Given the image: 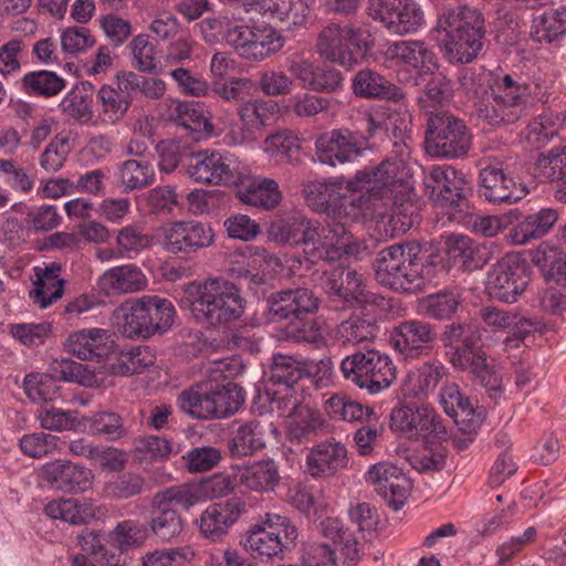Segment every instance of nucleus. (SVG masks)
I'll use <instances>...</instances> for the list:
<instances>
[{
	"instance_id": "nucleus-1",
	"label": "nucleus",
	"mask_w": 566,
	"mask_h": 566,
	"mask_svg": "<svg viewBox=\"0 0 566 566\" xmlns=\"http://www.w3.org/2000/svg\"><path fill=\"white\" fill-rule=\"evenodd\" d=\"M459 90L474 101L479 118L490 125H511L527 115L535 101L547 102L549 85L525 83L510 74L493 78L484 67H463L458 75Z\"/></svg>"
},
{
	"instance_id": "nucleus-2",
	"label": "nucleus",
	"mask_w": 566,
	"mask_h": 566,
	"mask_svg": "<svg viewBox=\"0 0 566 566\" xmlns=\"http://www.w3.org/2000/svg\"><path fill=\"white\" fill-rule=\"evenodd\" d=\"M270 241L279 245L303 247L311 262H332L358 252L359 245L343 222L326 226L298 214L280 216L266 230Z\"/></svg>"
},
{
	"instance_id": "nucleus-3",
	"label": "nucleus",
	"mask_w": 566,
	"mask_h": 566,
	"mask_svg": "<svg viewBox=\"0 0 566 566\" xmlns=\"http://www.w3.org/2000/svg\"><path fill=\"white\" fill-rule=\"evenodd\" d=\"M413 182L401 160L381 161L374 167L367 196L373 216H361L360 221L384 223L390 235L405 233L413 226Z\"/></svg>"
},
{
	"instance_id": "nucleus-4",
	"label": "nucleus",
	"mask_w": 566,
	"mask_h": 566,
	"mask_svg": "<svg viewBox=\"0 0 566 566\" xmlns=\"http://www.w3.org/2000/svg\"><path fill=\"white\" fill-rule=\"evenodd\" d=\"M373 174L374 167H370L358 170L348 179L340 176L324 181H310L304 185L303 197L318 213L358 222L361 216H373L367 206Z\"/></svg>"
},
{
	"instance_id": "nucleus-5",
	"label": "nucleus",
	"mask_w": 566,
	"mask_h": 566,
	"mask_svg": "<svg viewBox=\"0 0 566 566\" xmlns=\"http://www.w3.org/2000/svg\"><path fill=\"white\" fill-rule=\"evenodd\" d=\"M186 292L191 315L199 324L228 328L244 313L247 301L240 287L227 279L209 277L202 282H192Z\"/></svg>"
},
{
	"instance_id": "nucleus-6",
	"label": "nucleus",
	"mask_w": 566,
	"mask_h": 566,
	"mask_svg": "<svg viewBox=\"0 0 566 566\" xmlns=\"http://www.w3.org/2000/svg\"><path fill=\"white\" fill-rule=\"evenodd\" d=\"M436 30L443 33L442 50L451 63H471L483 48L484 18L474 8L460 6L443 10L438 15Z\"/></svg>"
},
{
	"instance_id": "nucleus-7",
	"label": "nucleus",
	"mask_w": 566,
	"mask_h": 566,
	"mask_svg": "<svg viewBox=\"0 0 566 566\" xmlns=\"http://www.w3.org/2000/svg\"><path fill=\"white\" fill-rule=\"evenodd\" d=\"M177 311L172 302L159 295L146 294L127 301L113 313V325L126 338L148 339L167 333Z\"/></svg>"
},
{
	"instance_id": "nucleus-8",
	"label": "nucleus",
	"mask_w": 566,
	"mask_h": 566,
	"mask_svg": "<svg viewBox=\"0 0 566 566\" xmlns=\"http://www.w3.org/2000/svg\"><path fill=\"white\" fill-rule=\"evenodd\" d=\"M315 46L322 59L349 70L371 51L375 38L359 21L329 22L318 32Z\"/></svg>"
},
{
	"instance_id": "nucleus-9",
	"label": "nucleus",
	"mask_w": 566,
	"mask_h": 566,
	"mask_svg": "<svg viewBox=\"0 0 566 566\" xmlns=\"http://www.w3.org/2000/svg\"><path fill=\"white\" fill-rule=\"evenodd\" d=\"M420 245L415 242L389 245L375 260L376 281L392 291L416 293L423 285Z\"/></svg>"
},
{
	"instance_id": "nucleus-10",
	"label": "nucleus",
	"mask_w": 566,
	"mask_h": 566,
	"mask_svg": "<svg viewBox=\"0 0 566 566\" xmlns=\"http://www.w3.org/2000/svg\"><path fill=\"white\" fill-rule=\"evenodd\" d=\"M446 338L449 343H462L461 346L455 347L450 353V363L455 368L472 374L486 389L490 399L497 403L504 392L502 379L494 370V367L488 363L486 354L481 348L474 346V340L480 338L478 328L471 324L452 325L446 332Z\"/></svg>"
},
{
	"instance_id": "nucleus-11",
	"label": "nucleus",
	"mask_w": 566,
	"mask_h": 566,
	"mask_svg": "<svg viewBox=\"0 0 566 566\" xmlns=\"http://www.w3.org/2000/svg\"><path fill=\"white\" fill-rule=\"evenodd\" d=\"M343 377L369 394L388 388L396 379V366L389 355L377 349L357 350L339 365Z\"/></svg>"
},
{
	"instance_id": "nucleus-12",
	"label": "nucleus",
	"mask_w": 566,
	"mask_h": 566,
	"mask_svg": "<svg viewBox=\"0 0 566 566\" xmlns=\"http://www.w3.org/2000/svg\"><path fill=\"white\" fill-rule=\"evenodd\" d=\"M297 530L286 516L266 513L261 523L253 525L245 536V548L259 557L282 558L292 549Z\"/></svg>"
},
{
	"instance_id": "nucleus-13",
	"label": "nucleus",
	"mask_w": 566,
	"mask_h": 566,
	"mask_svg": "<svg viewBox=\"0 0 566 566\" xmlns=\"http://www.w3.org/2000/svg\"><path fill=\"white\" fill-rule=\"evenodd\" d=\"M427 126L426 149L430 156L454 159L469 153L472 135L463 120L437 114L429 117Z\"/></svg>"
},
{
	"instance_id": "nucleus-14",
	"label": "nucleus",
	"mask_w": 566,
	"mask_h": 566,
	"mask_svg": "<svg viewBox=\"0 0 566 566\" xmlns=\"http://www.w3.org/2000/svg\"><path fill=\"white\" fill-rule=\"evenodd\" d=\"M390 428L409 439H421L427 443L439 442L447 430L436 410L427 405H401L390 415Z\"/></svg>"
},
{
	"instance_id": "nucleus-15",
	"label": "nucleus",
	"mask_w": 566,
	"mask_h": 566,
	"mask_svg": "<svg viewBox=\"0 0 566 566\" xmlns=\"http://www.w3.org/2000/svg\"><path fill=\"white\" fill-rule=\"evenodd\" d=\"M368 13L397 35L417 33L426 25L424 11L416 0H368Z\"/></svg>"
},
{
	"instance_id": "nucleus-16",
	"label": "nucleus",
	"mask_w": 566,
	"mask_h": 566,
	"mask_svg": "<svg viewBox=\"0 0 566 566\" xmlns=\"http://www.w3.org/2000/svg\"><path fill=\"white\" fill-rule=\"evenodd\" d=\"M187 174L198 184L229 186L239 179V160L228 151L201 150L191 154Z\"/></svg>"
},
{
	"instance_id": "nucleus-17",
	"label": "nucleus",
	"mask_w": 566,
	"mask_h": 566,
	"mask_svg": "<svg viewBox=\"0 0 566 566\" xmlns=\"http://www.w3.org/2000/svg\"><path fill=\"white\" fill-rule=\"evenodd\" d=\"M368 148V139L347 128L333 129L317 136L315 157L318 163L331 167L352 163Z\"/></svg>"
},
{
	"instance_id": "nucleus-18",
	"label": "nucleus",
	"mask_w": 566,
	"mask_h": 566,
	"mask_svg": "<svg viewBox=\"0 0 566 566\" xmlns=\"http://www.w3.org/2000/svg\"><path fill=\"white\" fill-rule=\"evenodd\" d=\"M528 283L526 266L518 258H502L488 273L486 291L490 296L504 303H514Z\"/></svg>"
},
{
	"instance_id": "nucleus-19",
	"label": "nucleus",
	"mask_w": 566,
	"mask_h": 566,
	"mask_svg": "<svg viewBox=\"0 0 566 566\" xmlns=\"http://www.w3.org/2000/svg\"><path fill=\"white\" fill-rule=\"evenodd\" d=\"M386 67H401L415 71L418 76L433 74L439 67L436 53L420 40L396 41L384 51Z\"/></svg>"
},
{
	"instance_id": "nucleus-20",
	"label": "nucleus",
	"mask_w": 566,
	"mask_h": 566,
	"mask_svg": "<svg viewBox=\"0 0 566 566\" xmlns=\"http://www.w3.org/2000/svg\"><path fill=\"white\" fill-rule=\"evenodd\" d=\"M160 242L168 253L190 254L211 245L213 231L199 221H176L163 228Z\"/></svg>"
},
{
	"instance_id": "nucleus-21",
	"label": "nucleus",
	"mask_w": 566,
	"mask_h": 566,
	"mask_svg": "<svg viewBox=\"0 0 566 566\" xmlns=\"http://www.w3.org/2000/svg\"><path fill=\"white\" fill-rule=\"evenodd\" d=\"M426 186L432 188L431 195L443 208L463 210L467 206L469 182L464 175L448 165L433 166Z\"/></svg>"
},
{
	"instance_id": "nucleus-22",
	"label": "nucleus",
	"mask_w": 566,
	"mask_h": 566,
	"mask_svg": "<svg viewBox=\"0 0 566 566\" xmlns=\"http://www.w3.org/2000/svg\"><path fill=\"white\" fill-rule=\"evenodd\" d=\"M509 165L496 167L489 165L480 170L479 193L488 202L493 205H513L527 195V189L522 182H516L511 177Z\"/></svg>"
},
{
	"instance_id": "nucleus-23",
	"label": "nucleus",
	"mask_w": 566,
	"mask_h": 566,
	"mask_svg": "<svg viewBox=\"0 0 566 566\" xmlns=\"http://www.w3.org/2000/svg\"><path fill=\"white\" fill-rule=\"evenodd\" d=\"M277 112V103L272 99L254 98L243 102L238 108L242 127L237 123L230 124L224 133L223 143L228 146L243 144L248 139V133L261 130L270 124Z\"/></svg>"
},
{
	"instance_id": "nucleus-24",
	"label": "nucleus",
	"mask_w": 566,
	"mask_h": 566,
	"mask_svg": "<svg viewBox=\"0 0 566 566\" xmlns=\"http://www.w3.org/2000/svg\"><path fill=\"white\" fill-rule=\"evenodd\" d=\"M365 480L394 510L401 509L406 503L410 481L402 470L392 463L379 462L369 467L365 473Z\"/></svg>"
},
{
	"instance_id": "nucleus-25",
	"label": "nucleus",
	"mask_w": 566,
	"mask_h": 566,
	"mask_svg": "<svg viewBox=\"0 0 566 566\" xmlns=\"http://www.w3.org/2000/svg\"><path fill=\"white\" fill-rule=\"evenodd\" d=\"M484 326L494 333H505L504 350L518 348L523 339L533 331L534 324L517 312L506 311L496 306L480 310Z\"/></svg>"
},
{
	"instance_id": "nucleus-26",
	"label": "nucleus",
	"mask_w": 566,
	"mask_h": 566,
	"mask_svg": "<svg viewBox=\"0 0 566 566\" xmlns=\"http://www.w3.org/2000/svg\"><path fill=\"white\" fill-rule=\"evenodd\" d=\"M245 511V503L239 497L212 503L201 513L197 521L200 534L219 542Z\"/></svg>"
},
{
	"instance_id": "nucleus-27",
	"label": "nucleus",
	"mask_w": 566,
	"mask_h": 566,
	"mask_svg": "<svg viewBox=\"0 0 566 566\" xmlns=\"http://www.w3.org/2000/svg\"><path fill=\"white\" fill-rule=\"evenodd\" d=\"M346 446L335 438L315 443L306 454V469L313 478H331L348 465Z\"/></svg>"
},
{
	"instance_id": "nucleus-28",
	"label": "nucleus",
	"mask_w": 566,
	"mask_h": 566,
	"mask_svg": "<svg viewBox=\"0 0 566 566\" xmlns=\"http://www.w3.org/2000/svg\"><path fill=\"white\" fill-rule=\"evenodd\" d=\"M41 474L53 489L69 493L85 492L94 481L90 469L60 460L44 464Z\"/></svg>"
},
{
	"instance_id": "nucleus-29",
	"label": "nucleus",
	"mask_w": 566,
	"mask_h": 566,
	"mask_svg": "<svg viewBox=\"0 0 566 566\" xmlns=\"http://www.w3.org/2000/svg\"><path fill=\"white\" fill-rule=\"evenodd\" d=\"M268 303L273 319H300L303 315L315 313L319 306L318 297L306 287L276 292Z\"/></svg>"
},
{
	"instance_id": "nucleus-30",
	"label": "nucleus",
	"mask_w": 566,
	"mask_h": 566,
	"mask_svg": "<svg viewBox=\"0 0 566 566\" xmlns=\"http://www.w3.org/2000/svg\"><path fill=\"white\" fill-rule=\"evenodd\" d=\"M44 513L51 518H60L73 525H86L91 521L105 518L107 509L96 505L92 499H57L49 502Z\"/></svg>"
},
{
	"instance_id": "nucleus-31",
	"label": "nucleus",
	"mask_w": 566,
	"mask_h": 566,
	"mask_svg": "<svg viewBox=\"0 0 566 566\" xmlns=\"http://www.w3.org/2000/svg\"><path fill=\"white\" fill-rule=\"evenodd\" d=\"M66 350L81 360L106 358L114 348L109 331L84 328L71 334L65 343Z\"/></svg>"
},
{
	"instance_id": "nucleus-32",
	"label": "nucleus",
	"mask_w": 566,
	"mask_h": 566,
	"mask_svg": "<svg viewBox=\"0 0 566 566\" xmlns=\"http://www.w3.org/2000/svg\"><path fill=\"white\" fill-rule=\"evenodd\" d=\"M436 338V332L427 322L409 319L399 323L391 333V343L405 357H417Z\"/></svg>"
},
{
	"instance_id": "nucleus-33",
	"label": "nucleus",
	"mask_w": 566,
	"mask_h": 566,
	"mask_svg": "<svg viewBox=\"0 0 566 566\" xmlns=\"http://www.w3.org/2000/svg\"><path fill=\"white\" fill-rule=\"evenodd\" d=\"M440 403L446 413L454 422L462 426L463 431H471L483 421V410L474 407L472 401L462 395L457 384H447L440 392Z\"/></svg>"
},
{
	"instance_id": "nucleus-34",
	"label": "nucleus",
	"mask_w": 566,
	"mask_h": 566,
	"mask_svg": "<svg viewBox=\"0 0 566 566\" xmlns=\"http://www.w3.org/2000/svg\"><path fill=\"white\" fill-rule=\"evenodd\" d=\"M231 469L233 480L251 491L269 492L280 482L279 468L271 459L233 465Z\"/></svg>"
},
{
	"instance_id": "nucleus-35",
	"label": "nucleus",
	"mask_w": 566,
	"mask_h": 566,
	"mask_svg": "<svg viewBox=\"0 0 566 566\" xmlns=\"http://www.w3.org/2000/svg\"><path fill=\"white\" fill-rule=\"evenodd\" d=\"M147 285L145 273L133 263L111 268L98 279V286L106 295L136 293Z\"/></svg>"
},
{
	"instance_id": "nucleus-36",
	"label": "nucleus",
	"mask_w": 566,
	"mask_h": 566,
	"mask_svg": "<svg viewBox=\"0 0 566 566\" xmlns=\"http://www.w3.org/2000/svg\"><path fill=\"white\" fill-rule=\"evenodd\" d=\"M352 90L357 97L399 102L405 98L400 87L371 69L359 70L352 78Z\"/></svg>"
},
{
	"instance_id": "nucleus-37",
	"label": "nucleus",
	"mask_w": 566,
	"mask_h": 566,
	"mask_svg": "<svg viewBox=\"0 0 566 566\" xmlns=\"http://www.w3.org/2000/svg\"><path fill=\"white\" fill-rule=\"evenodd\" d=\"M238 199L265 211L273 210L282 201L279 184L266 177H253L237 191Z\"/></svg>"
},
{
	"instance_id": "nucleus-38",
	"label": "nucleus",
	"mask_w": 566,
	"mask_h": 566,
	"mask_svg": "<svg viewBox=\"0 0 566 566\" xmlns=\"http://www.w3.org/2000/svg\"><path fill=\"white\" fill-rule=\"evenodd\" d=\"M444 250L451 266L463 271H474L483 266L484 260L479 255V247L465 234L451 233L446 237Z\"/></svg>"
},
{
	"instance_id": "nucleus-39",
	"label": "nucleus",
	"mask_w": 566,
	"mask_h": 566,
	"mask_svg": "<svg viewBox=\"0 0 566 566\" xmlns=\"http://www.w3.org/2000/svg\"><path fill=\"white\" fill-rule=\"evenodd\" d=\"M377 335V326L371 318L363 313H353L336 325L335 340L343 347L357 346L373 340Z\"/></svg>"
},
{
	"instance_id": "nucleus-40",
	"label": "nucleus",
	"mask_w": 566,
	"mask_h": 566,
	"mask_svg": "<svg viewBox=\"0 0 566 566\" xmlns=\"http://www.w3.org/2000/svg\"><path fill=\"white\" fill-rule=\"evenodd\" d=\"M284 45L282 35L271 25H254L251 38L242 50L241 57L249 61H263L279 52Z\"/></svg>"
},
{
	"instance_id": "nucleus-41",
	"label": "nucleus",
	"mask_w": 566,
	"mask_h": 566,
	"mask_svg": "<svg viewBox=\"0 0 566 566\" xmlns=\"http://www.w3.org/2000/svg\"><path fill=\"white\" fill-rule=\"evenodd\" d=\"M265 447L264 430L256 419L238 422L232 433L229 450L232 457L243 458L252 455Z\"/></svg>"
},
{
	"instance_id": "nucleus-42",
	"label": "nucleus",
	"mask_w": 566,
	"mask_h": 566,
	"mask_svg": "<svg viewBox=\"0 0 566 566\" xmlns=\"http://www.w3.org/2000/svg\"><path fill=\"white\" fill-rule=\"evenodd\" d=\"M171 115L179 125L199 133L205 138L221 135V132L217 130L205 115L202 105L198 102L179 101L172 107Z\"/></svg>"
},
{
	"instance_id": "nucleus-43",
	"label": "nucleus",
	"mask_w": 566,
	"mask_h": 566,
	"mask_svg": "<svg viewBox=\"0 0 566 566\" xmlns=\"http://www.w3.org/2000/svg\"><path fill=\"white\" fill-rule=\"evenodd\" d=\"M557 220L558 211L556 209L542 208L515 226L512 239L517 244H525L532 239H538L548 233Z\"/></svg>"
},
{
	"instance_id": "nucleus-44",
	"label": "nucleus",
	"mask_w": 566,
	"mask_h": 566,
	"mask_svg": "<svg viewBox=\"0 0 566 566\" xmlns=\"http://www.w3.org/2000/svg\"><path fill=\"white\" fill-rule=\"evenodd\" d=\"M446 374L441 363H424L410 370L403 381L405 396H421L432 391Z\"/></svg>"
},
{
	"instance_id": "nucleus-45",
	"label": "nucleus",
	"mask_w": 566,
	"mask_h": 566,
	"mask_svg": "<svg viewBox=\"0 0 566 566\" xmlns=\"http://www.w3.org/2000/svg\"><path fill=\"white\" fill-rule=\"evenodd\" d=\"M117 177L123 187V192L128 193L153 185L155 181V169L149 160L128 159L119 165Z\"/></svg>"
},
{
	"instance_id": "nucleus-46",
	"label": "nucleus",
	"mask_w": 566,
	"mask_h": 566,
	"mask_svg": "<svg viewBox=\"0 0 566 566\" xmlns=\"http://www.w3.org/2000/svg\"><path fill=\"white\" fill-rule=\"evenodd\" d=\"M203 500V488L196 483H186L167 488L157 492L154 502L157 507L169 510L185 509L198 504Z\"/></svg>"
},
{
	"instance_id": "nucleus-47",
	"label": "nucleus",
	"mask_w": 566,
	"mask_h": 566,
	"mask_svg": "<svg viewBox=\"0 0 566 566\" xmlns=\"http://www.w3.org/2000/svg\"><path fill=\"white\" fill-rule=\"evenodd\" d=\"M98 116L103 123L116 124L122 120L130 108L129 99L125 98L113 84H103L96 94Z\"/></svg>"
},
{
	"instance_id": "nucleus-48",
	"label": "nucleus",
	"mask_w": 566,
	"mask_h": 566,
	"mask_svg": "<svg viewBox=\"0 0 566 566\" xmlns=\"http://www.w3.org/2000/svg\"><path fill=\"white\" fill-rule=\"evenodd\" d=\"M263 149L276 163H293L298 158L301 143L296 133L283 129L269 135Z\"/></svg>"
},
{
	"instance_id": "nucleus-49",
	"label": "nucleus",
	"mask_w": 566,
	"mask_h": 566,
	"mask_svg": "<svg viewBox=\"0 0 566 566\" xmlns=\"http://www.w3.org/2000/svg\"><path fill=\"white\" fill-rule=\"evenodd\" d=\"M156 356L153 349L145 345L133 346L122 350L116 363L109 366L113 375L130 376L139 374L155 364Z\"/></svg>"
},
{
	"instance_id": "nucleus-50",
	"label": "nucleus",
	"mask_w": 566,
	"mask_h": 566,
	"mask_svg": "<svg viewBox=\"0 0 566 566\" xmlns=\"http://www.w3.org/2000/svg\"><path fill=\"white\" fill-rule=\"evenodd\" d=\"M180 409L198 419L214 418L209 382L184 390L178 397Z\"/></svg>"
},
{
	"instance_id": "nucleus-51",
	"label": "nucleus",
	"mask_w": 566,
	"mask_h": 566,
	"mask_svg": "<svg viewBox=\"0 0 566 566\" xmlns=\"http://www.w3.org/2000/svg\"><path fill=\"white\" fill-rule=\"evenodd\" d=\"M304 377V360L292 356L276 354L270 371V381L284 391H294L293 386Z\"/></svg>"
},
{
	"instance_id": "nucleus-52",
	"label": "nucleus",
	"mask_w": 566,
	"mask_h": 566,
	"mask_svg": "<svg viewBox=\"0 0 566 566\" xmlns=\"http://www.w3.org/2000/svg\"><path fill=\"white\" fill-rule=\"evenodd\" d=\"M534 176L541 182H563L566 177V145L541 154L535 161Z\"/></svg>"
},
{
	"instance_id": "nucleus-53",
	"label": "nucleus",
	"mask_w": 566,
	"mask_h": 566,
	"mask_svg": "<svg viewBox=\"0 0 566 566\" xmlns=\"http://www.w3.org/2000/svg\"><path fill=\"white\" fill-rule=\"evenodd\" d=\"M566 32V6L535 15L531 34L534 40L552 42Z\"/></svg>"
},
{
	"instance_id": "nucleus-54",
	"label": "nucleus",
	"mask_w": 566,
	"mask_h": 566,
	"mask_svg": "<svg viewBox=\"0 0 566 566\" xmlns=\"http://www.w3.org/2000/svg\"><path fill=\"white\" fill-rule=\"evenodd\" d=\"M62 266L52 262L40 272L38 268V304L46 308L60 300L64 293V280L60 277Z\"/></svg>"
},
{
	"instance_id": "nucleus-55",
	"label": "nucleus",
	"mask_w": 566,
	"mask_h": 566,
	"mask_svg": "<svg viewBox=\"0 0 566 566\" xmlns=\"http://www.w3.org/2000/svg\"><path fill=\"white\" fill-rule=\"evenodd\" d=\"M324 422L318 411L308 406L301 407L296 409V412H293L287 421V437L291 441H305L316 434L324 426Z\"/></svg>"
},
{
	"instance_id": "nucleus-56",
	"label": "nucleus",
	"mask_w": 566,
	"mask_h": 566,
	"mask_svg": "<svg viewBox=\"0 0 566 566\" xmlns=\"http://www.w3.org/2000/svg\"><path fill=\"white\" fill-rule=\"evenodd\" d=\"M214 418H224L237 412L244 401L241 388L228 381L213 385L209 382Z\"/></svg>"
},
{
	"instance_id": "nucleus-57",
	"label": "nucleus",
	"mask_w": 566,
	"mask_h": 566,
	"mask_svg": "<svg viewBox=\"0 0 566 566\" xmlns=\"http://www.w3.org/2000/svg\"><path fill=\"white\" fill-rule=\"evenodd\" d=\"M432 77L426 84L418 96V104L430 116L433 109L448 103L453 94V86L449 78L442 74H431Z\"/></svg>"
},
{
	"instance_id": "nucleus-58",
	"label": "nucleus",
	"mask_w": 566,
	"mask_h": 566,
	"mask_svg": "<svg viewBox=\"0 0 566 566\" xmlns=\"http://www.w3.org/2000/svg\"><path fill=\"white\" fill-rule=\"evenodd\" d=\"M325 411L335 421H359L371 415V409L352 400L344 394L331 396L325 401Z\"/></svg>"
},
{
	"instance_id": "nucleus-59",
	"label": "nucleus",
	"mask_w": 566,
	"mask_h": 566,
	"mask_svg": "<svg viewBox=\"0 0 566 566\" xmlns=\"http://www.w3.org/2000/svg\"><path fill=\"white\" fill-rule=\"evenodd\" d=\"M172 454L169 440L158 436L139 437L134 443V457L139 462H165Z\"/></svg>"
},
{
	"instance_id": "nucleus-60",
	"label": "nucleus",
	"mask_w": 566,
	"mask_h": 566,
	"mask_svg": "<svg viewBox=\"0 0 566 566\" xmlns=\"http://www.w3.org/2000/svg\"><path fill=\"white\" fill-rule=\"evenodd\" d=\"M461 303V293L458 290H443L428 295L421 306L430 317L448 319L458 310Z\"/></svg>"
},
{
	"instance_id": "nucleus-61",
	"label": "nucleus",
	"mask_w": 566,
	"mask_h": 566,
	"mask_svg": "<svg viewBox=\"0 0 566 566\" xmlns=\"http://www.w3.org/2000/svg\"><path fill=\"white\" fill-rule=\"evenodd\" d=\"M96 23L114 48L122 46L133 34L132 22L116 13L101 14Z\"/></svg>"
},
{
	"instance_id": "nucleus-62",
	"label": "nucleus",
	"mask_w": 566,
	"mask_h": 566,
	"mask_svg": "<svg viewBox=\"0 0 566 566\" xmlns=\"http://www.w3.org/2000/svg\"><path fill=\"white\" fill-rule=\"evenodd\" d=\"M92 99L84 87L72 88L62 99L63 113L73 117L81 124H87L93 118Z\"/></svg>"
},
{
	"instance_id": "nucleus-63",
	"label": "nucleus",
	"mask_w": 566,
	"mask_h": 566,
	"mask_svg": "<svg viewBox=\"0 0 566 566\" xmlns=\"http://www.w3.org/2000/svg\"><path fill=\"white\" fill-rule=\"evenodd\" d=\"M343 300L347 303L370 305H380L384 302L379 295L366 292L363 275L350 269H345Z\"/></svg>"
},
{
	"instance_id": "nucleus-64",
	"label": "nucleus",
	"mask_w": 566,
	"mask_h": 566,
	"mask_svg": "<svg viewBox=\"0 0 566 566\" xmlns=\"http://www.w3.org/2000/svg\"><path fill=\"white\" fill-rule=\"evenodd\" d=\"M84 420L91 434L105 436L109 440H115L124 433L122 418L115 412L102 411Z\"/></svg>"
}]
</instances>
